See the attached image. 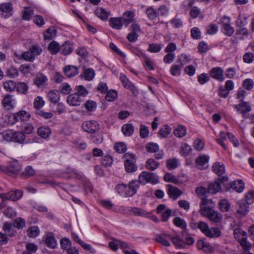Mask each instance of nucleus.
I'll list each match as a JSON object with an SVG mask.
<instances>
[{
	"mask_svg": "<svg viewBox=\"0 0 254 254\" xmlns=\"http://www.w3.org/2000/svg\"><path fill=\"white\" fill-rule=\"evenodd\" d=\"M62 53L64 55H67L71 53L73 50L72 45L69 42H65L62 46Z\"/></svg>",
	"mask_w": 254,
	"mask_h": 254,
	"instance_id": "36",
	"label": "nucleus"
},
{
	"mask_svg": "<svg viewBox=\"0 0 254 254\" xmlns=\"http://www.w3.org/2000/svg\"><path fill=\"white\" fill-rule=\"evenodd\" d=\"M235 108L242 114L247 113L251 110V106L246 102H242V103L236 105Z\"/></svg>",
	"mask_w": 254,
	"mask_h": 254,
	"instance_id": "26",
	"label": "nucleus"
},
{
	"mask_svg": "<svg viewBox=\"0 0 254 254\" xmlns=\"http://www.w3.org/2000/svg\"><path fill=\"white\" fill-rule=\"evenodd\" d=\"M19 70L23 74L27 75L33 70V68L31 65L24 64L20 66Z\"/></svg>",
	"mask_w": 254,
	"mask_h": 254,
	"instance_id": "53",
	"label": "nucleus"
},
{
	"mask_svg": "<svg viewBox=\"0 0 254 254\" xmlns=\"http://www.w3.org/2000/svg\"><path fill=\"white\" fill-rule=\"evenodd\" d=\"M14 100L12 95L6 94L3 98L1 104L3 108L7 110L12 109L14 107Z\"/></svg>",
	"mask_w": 254,
	"mask_h": 254,
	"instance_id": "14",
	"label": "nucleus"
},
{
	"mask_svg": "<svg viewBox=\"0 0 254 254\" xmlns=\"http://www.w3.org/2000/svg\"><path fill=\"white\" fill-rule=\"evenodd\" d=\"M134 16V13L132 11H126L123 15V16L120 17L122 18V21L126 26H127L129 24L133 22V18Z\"/></svg>",
	"mask_w": 254,
	"mask_h": 254,
	"instance_id": "16",
	"label": "nucleus"
},
{
	"mask_svg": "<svg viewBox=\"0 0 254 254\" xmlns=\"http://www.w3.org/2000/svg\"><path fill=\"white\" fill-rule=\"evenodd\" d=\"M220 136L221 138H217L216 139V140L217 142V143H218L220 145H221L223 147V148L226 150V146L224 143V141L226 140L227 138L228 137L227 132L226 133L223 131H221L220 132Z\"/></svg>",
	"mask_w": 254,
	"mask_h": 254,
	"instance_id": "51",
	"label": "nucleus"
},
{
	"mask_svg": "<svg viewBox=\"0 0 254 254\" xmlns=\"http://www.w3.org/2000/svg\"><path fill=\"white\" fill-rule=\"evenodd\" d=\"M124 164L127 173H133L137 168L136 165V158L133 154L126 153L124 156Z\"/></svg>",
	"mask_w": 254,
	"mask_h": 254,
	"instance_id": "3",
	"label": "nucleus"
},
{
	"mask_svg": "<svg viewBox=\"0 0 254 254\" xmlns=\"http://www.w3.org/2000/svg\"><path fill=\"white\" fill-rule=\"evenodd\" d=\"M122 131L125 136H129L133 132L134 127L130 124H125L122 127Z\"/></svg>",
	"mask_w": 254,
	"mask_h": 254,
	"instance_id": "30",
	"label": "nucleus"
},
{
	"mask_svg": "<svg viewBox=\"0 0 254 254\" xmlns=\"http://www.w3.org/2000/svg\"><path fill=\"white\" fill-rule=\"evenodd\" d=\"M75 90L76 91L75 93L78 94L81 98L86 96L88 93L87 89L83 85L76 86Z\"/></svg>",
	"mask_w": 254,
	"mask_h": 254,
	"instance_id": "47",
	"label": "nucleus"
},
{
	"mask_svg": "<svg viewBox=\"0 0 254 254\" xmlns=\"http://www.w3.org/2000/svg\"><path fill=\"white\" fill-rule=\"evenodd\" d=\"M171 240L173 244L177 247L179 248H185V244L182 239L180 238L179 235H176L175 237L171 238Z\"/></svg>",
	"mask_w": 254,
	"mask_h": 254,
	"instance_id": "44",
	"label": "nucleus"
},
{
	"mask_svg": "<svg viewBox=\"0 0 254 254\" xmlns=\"http://www.w3.org/2000/svg\"><path fill=\"white\" fill-rule=\"evenodd\" d=\"M186 128L185 127L178 126L174 131V135L179 138H182L186 134Z\"/></svg>",
	"mask_w": 254,
	"mask_h": 254,
	"instance_id": "34",
	"label": "nucleus"
},
{
	"mask_svg": "<svg viewBox=\"0 0 254 254\" xmlns=\"http://www.w3.org/2000/svg\"><path fill=\"white\" fill-rule=\"evenodd\" d=\"M162 45L152 43L149 45L148 51L151 53H158L162 49Z\"/></svg>",
	"mask_w": 254,
	"mask_h": 254,
	"instance_id": "50",
	"label": "nucleus"
},
{
	"mask_svg": "<svg viewBox=\"0 0 254 254\" xmlns=\"http://www.w3.org/2000/svg\"><path fill=\"white\" fill-rule=\"evenodd\" d=\"M12 10V4L10 2H4L0 4V10L2 12L9 13Z\"/></svg>",
	"mask_w": 254,
	"mask_h": 254,
	"instance_id": "42",
	"label": "nucleus"
},
{
	"mask_svg": "<svg viewBox=\"0 0 254 254\" xmlns=\"http://www.w3.org/2000/svg\"><path fill=\"white\" fill-rule=\"evenodd\" d=\"M4 169L5 173L11 176L18 173L21 169V167L17 160H13L11 161L8 166H5Z\"/></svg>",
	"mask_w": 254,
	"mask_h": 254,
	"instance_id": "7",
	"label": "nucleus"
},
{
	"mask_svg": "<svg viewBox=\"0 0 254 254\" xmlns=\"http://www.w3.org/2000/svg\"><path fill=\"white\" fill-rule=\"evenodd\" d=\"M22 58L27 61L32 62L35 60L34 56L30 51L25 52L21 55Z\"/></svg>",
	"mask_w": 254,
	"mask_h": 254,
	"instance_id": "60",
	"label": "nucleus"
},
{
	"mask_svg": "<svg viewBox=\"0 0 254 254\" xmlns=\"http://www.w3.org/2000/svg\"><path fill=\"white\" fill-rule=\"evenodd\" d=\"M56 34V30L55 27H50L44 33V38L46 40H51L54 38Z\"/></svg>",
	"mask_w": 254,
	"mask_h": 254,
	"instance_id": "38",
	"label": "nucleus"
},
{
	"mask_svg": "<svg viewBox=\"0 0 254 254\" xmlns=\"http://www.w3.org/2000/svg\"><path fill=\"white\" fill-rule=\"evenodd\" d=\"M249 205L244 201L241 200L238 202L237 210L236 215L238 217H242L246 215L248 212Z\"/></svg>",
	"mask_w": 254,
	"mask_h": 254,
	"instance_id": "12",
	"label": "nucleus"
},
{
	"mask_svg": "<svg viewBox=\"0 0 254 254\" xmlns=\"http://www.w3.org/2000/svg\"><path fill=\"white\" fill-rule=\"evenodd\" d=\"M59 90L62 94L64 95H67L71 92L72 88L70 85L68 83H64L60 86Z\"/></svg>",
	"mask_w": 254,
	"mask_h": 254,
	"instance_id": "46",
	"label": "nucleus"
},
{
	"mask_svg": "<svg viewBox=\"0 0 254 254\" xmlns=\"http://www.w3.org/2000/svg\"><path fill=\"white\" fill-rule=\"evenodd\" d=\"M209 157L206 155H200L195 160V165L197 168L200 170L206 169L208 167Z\"/></svg>",
	"mask_w": 254,
	"mask_h": 254,
	"instance_id": "11",
	"label": "nucleus"
},
{
	"mask_svg": "<svg viewBox=\"0 0 254 254\" xmlns=\"http://www.w3.org/2000/svg\"><path fill=\"white\" fill-rule=\"evenodd\" d=\"M35 113L40 116L46 119H50L53 117V114L51 112H45L41 109L36 110Z\"/></svg>",
	"mask_w": 254,
	"mask_h": 254,
	"instance_id": "59",
	"label": "nucleus"
},
{
	"mask_svg": "<svg viewBox=\"0 0 254 254\" xmlns=\"http://www.w3.org/2000/svg\"><path fill=\"white\" fill-rule=\"evenodd\" d=\"M3 87L6 91L11 92L16 89V84L12 80H8L3 82Z\"/></svg>",
	"mask_w": 254,
	"mask_h": 254,
	"instance_id": "37",
	"label": "nucleus"
},
{
	"mask_svg": "<svg viewBox=\"0 0 254 254\" xmlns=\"http://www.w3.org/2000/svg\"><path fill=\"white\" fill-rule=\"evenodd\" d=\"M13 142L18 143H23L26 138L24 133L22 131L13 132Z\"/></svg>",
	"mask_w": 254,
	"mask_h": 254,
	"instance_id": "28",
	"label": "nucleus"
},
{
	"mask_svg": "<svg viewBox=\"0 0 254 254\" xmlns=\"http://www.w3.org/2000/svg\"><path fill=\"white\" fill-rule=\"evenodd\" d=\"M139 181L137 182V181H132L129 183L128 186H127V193H126L127 196H132L136 192V190L139 187Z\"/></svg>",
	"mask_w": 254,
	"mask_h": 254,
	"instance_id": "19",
	"label": "nucleus"
},
{
	"mask_svg": "<svg viewBox=\"0 0 254 254\" xmlns=\"http://www.w3.org/2000/svg\"><path fill=\"white\" fill-rule=\"evenodd\" d=\"M60 45L56 42H51L48 46V50L52 54H56L60 50Z\"/></svg>",
	"mask_w": 254,
	"mask_h": 254,
	"instance_id": "39",
	"label": "nucleus"
},
{
	"mask_svg": "<svg viewBox=\"0 0 254 254\" xmlns=\"http://www.w3.org/2000/svg\"><path fill=\"white\" fill-rule=\"evenodd\" d=\"M120 79L124 87L130 90L134 95L136 96L138 94V90L128 80L124 74H121Z\"/></svg>",
	"mask_w": 254,
	"mask_h": 254,
	"instance_id": "10",
	"label": "nucleus"
},
{
	"mask_svg": "<svg viewBox=\"0 0 254 254\" xmlns=\"http://www.w3.org/2000/svg\"><path fill=\"white\" fill-rule=\"evenodd\" d=\"M37 133L39 136L44 138H48L51 134V129L47 127H42L38 129Z\"/></svg>",
	"mask_w": 254,
	"mask_h": 254,
	"instance_id": "31",
	"label": "nucleus"
},
{
	"mask_svg": "<svg viewBox=\"0 0 254 254\" xmlns=\"http://www.w3.org/2000/svg\"><path fill=\"white\" fill-rule=\"evenodd\" d=\"M140 184L145 185L147 183L156 184L159 182L158 178L153 173L143 171L138 176Z\"/></svg>",
	"mask_w": 254,
	"mask_h": 254,
	"instance_id": "5",
	"label": "nucleus"
},
{
	"mask_svg": "<svg viewBox=\"0 0 254 254\" xmlns=\"http://www.w3.org/2000/svg\"><path fill=\"white\" fill-rule=\"evenodd\" d=\"M82 128L85 131L89 133H93L99 130V126L98 123L95 121H90L83 123Z\"/></svg>",
	"mask_w": 254,
	"mask_h": 254,
	"instance_id": "8",
	"label": "nucleus"
},
{
	"mask_svg": "<svg viewBox=\"0 0 254 254\" xmlns=\"http://www.w3.org/2000/svg\"><path fill=\"white\" fill-rule=\"evenodd\" d=\"M94 76L95 72L93 69L90 68L85 69L83 73L80 75V77L88 81L92 80Z\"/></svg>",
	"mask_w": 254,
	"mask_h": 254,
	"instance_id": "24",
	"label": "nucleus"
},
{
	"mask_svg": "<svg viewBox=\"0 0 254 254\" xmlns=\"http://www.w3.org/2000/svg\"><path fill=\"white\" fill-rule=\"evenodd\" d=\"M147 151L156 153L159 150L158 145L154 143H148L146 145Z\"/></svg>",
	"mask_w": 254,
	"mask_h": 254,
	"instance_id": "64",
	"label": "nucleus"
},
{
	"mask_svg": "<svg viewBox=\"0 0 254 254\" xmlns=\"http://www.w3.org/2000/svg\"><path fill=\"white\" fill-rule=\"evenodd\" d=\"M39 233V230L37 226L31 227L27 230L28 235L31 238L37 236Z\"/></svg>",
	"mask_w": 254,
	"mask_h": 254,
	"instance_id": "57",
	"label": "nucleus"
},
{
	"mask_svg": "<svg viewBox=\"0 0 254 254\" xmlns=\"http://www.w3.org/2000/svg\"><path fill=\"white\" fill-rule=\"evenodd\" d=\"M180 153L184 156H188L191 151V147L187 143L183 144L180 148Z\"/></svg>",
	"mask_w": 254,
	"mask_h": 254,
	"instance_id": "48",
	"label": "nucleus"
},
{
	"mask_svg": "<svg viewBox=\"0 0 254 254\" xmlns=\"http://www.w3.org/2000/svg\"><path fill=\"white\" fill-rule=\"evenodd\" d=\"M173 222L176 226L180 227L182 229H185L187 227V224L186 222L180 217H175L173 220Z\"/></svg>",
	"mask_w": 254,
	"mask_h": 254,
	"instance_id": "55",
	"label": "nucleus"
},
{
	"mask_svg": "<svg viewBox=\"0 0 254 254\" xmlns=\"http://www.w3.org/2000/svg\"><path fill=\"white\" fill-rule=\"evenodd\" d=\"M201 214L203 216L207 217L213 223H217L221 222L222 216L217 211L211 208H201Z\"/></svg>",
	"mask_w": 254,
	"mask_h": 254,
	"instance_id": "4",
	"label": "nucleus"
},
{
	"mask_svg": "<svg viewBox=\"0 0 254 254\" xmlns=\"http://www.w3.org/2000/svg\"><path fill=\"white\" fill-rule=\"evenodd\" d=\"M95 14L102 20H106L110 12L102 7H98L95 11Z\"/></svg>",
	"mask_w": 254,
	"mask_h": 254,
	"instance_id": "20",
	"label": "nucleus"
},
{
	"mask_svg": "<svg viewBox=\"0 0 254 254\" xmlns=\"http://www.w3.org/2000/svg\"><path fill=\"white\" fill-rule=\"evenodd\" d=\"M110 25L114 29H121L123 26L122 18L120 17L111 18L109 19Z\"/></svg>",
	"mask_w": 254,
	"mask_h": 254,
	"instance_id": "21",
	"label": "nucleus"
},
{
	"mask_svg": "<svg viewBox=\"0 0 254 254\" xmlns=\"http://www.w3.org/2000/svg\"><path fill=\"white\" fill-rule=\"evenodd\" d=\"M30 114L25 111H21L14 115V119L16 121H26L30 118Z\"/></svg>",
	"mask_w": 254,
	"mask_h": 254,
	"instance_id": "22",
	"label": "nucleus"
},
{
	"mask_svg": "<svg viewBox=\"0 0 254 254\" xmlns=\"http://www.w3.org/2000/svg\"><path fill=\"white\" fill-rule=\"evenodd\" d=\"M114 149L117 152L120 153H123L127 150V147L124 143L118 142L115 143L114 145Z\"/></svg>",
	"mask_w": 254,
	"mask_h": 254,
	"instance_id": "54",
	"label": "nucleus"
},
{
	"mask_svg": "<svg viewBox=\"0 0 254 254\" xmlns=\"http://www.w3.org/2000/svg\"><path fill=\"white\" fill-rule=\"evenodd\" d=\"M167 193L170 198L175 200L183 194V192L177 187L168 185L167 186Z\"/></svg>",
	"mask_w": 254,
	"mask_h": 254,
	"instance_id": "9",
	"label": "nucleus"
},
{
	"mask_svg": "<svg viewBox=\"0 0 254 254\" xmlns=\"http://www.w3.org/2000/svg\"><path fill=\"white\" fill-rule=\"evenodd\" d=\"M127 186L124 184H119L116 186V190L118 193L126 196H127L126 194V193H127Z\"/></svg>",
	"mask_w": 254,
	"mask_h": 254,
	"instance_id": "49",
	"label": "nucleus"
},
{
	"mask_svg": "<svg viewBox=\"0 0 254 254\" xmlns=\"http://www.w3.org/2000/svg\"><path fill=\"white\" fill-rule=\"evenodd\" d=\"M34 14L33 10L30 7H25L22 12V18L25 20H29Z\"/></svg>",
	"mask_w": 254,
	"mask_h": 254,
	"instance_id": "43",
	"label": "nucleus"
},
{
	"mask_svg": "<svg viewBox=\"0 0 254 254\" xmlns=\"http://www.w3.org/2000/svg\"><path fill=\"white\" fill-rule=\"evenodd\" d=\"M64 74L68 77H72L76 75L78 73L77 67L73 65H66L64 68Z\"/></svg>",
	"mask_w": 254,
	"mask_h": 254,
	"instance_id": "17",
	"label": "nucleus"
},
{
	"mask_svg": "<svg viewBox=\"0 0 254 254\" xmlns=\"http://www.w3.org/2000/svg\"><path fill=\"white\" fill-rule=\"evenodd\" d=\"M213 171L218 176L224 174L225 172L224 165L218 162H215L212 166Z\"/></svg>",
	"mask_w": 254,
	"mask_h": 254,
	"instance_id": "25",
	"label": "nucleus"
},
{
	"mask_svg": "<svg viewBox=\"0 0 254 254\" xmlns=\"http://www.w3.org/2000/svg\"><path fill=\"white\" fill-rule=\"evenodd\" d=\"M246 203L248 204H252L254 202V192L250 191L245 195V200H243Z\"/></svg>",
	"mask_w": 254,
	"mask_h": 254,
	"instance_id": "61",
	"label": "nucleus"
},
{
	"mask_svg": "<svg viewBox=\"0 0 254 254\" xmlns=\"http://www.w3.org/2000/svg\"><path fill=\"white\" fill-rule=\"evenodd\" d=\"M16 88L18 92L24 95H26L28 93L29 86L27 83L23 82H20L16 84Z\"/></svg>",
	"mask_w": 254,
	"mask_h": 254,
	"instance_id": "33",
	"label": "nucleus"
},
{
	"mask_svg": "<svg viewBox=\"0 0 254 254\" xmlns=\"http://www.w3.org/2000/svg\"><path fill=\"white\" fill-rule=\"evenodd\" d=\"M221 184L220 181L212 183L209 184L207 188V191L211 193H216L221 189Z\"/></svg>",
	"mask_w": 254,
	"mask_h": 254,
	"instance_id": "27",
	"label": "nucleus"
},
{
	"mask_svg": "<svg viewBox=\"0 0 254 254\" xmlns=\"http://www.w3.org/2000/svg\"><path fill=\"white\" fill-rule=\"evenodd\" d=\"M219 206L220 210L223 212L228 211L230 208V204L226 199H222L220 201Z\"/></svg>",
	"mask_w": 254,
	"mask_h": 254,
	"instance_id": "52",
	"label": "nucleus"
},
{
	"mask_svg": "<svg viewBox=\"0 0 254 254\" xmlns=\"http://www.w3.org/2000/svg\"><path fill=\"white\" fill-rule=\"evenodd\" d=\"M197 228L205 236L209 238H216L220 237L221 234L219 228H209L208 224L203 221H200L198 223Z\"/></svg>",
	"mask_w": 254,
	"mask_h": 254,
	"instance_id": "1",
	"label": "nucleus"
},
{
	"mask_svg": "<svg viewBox=\"0 0 254 254\" xmlns=\"http://www.w3.org/2000/svg\"><path fill=\"white\" fill-rule=\"evenodd\" d=\"M235 238L237 239L244 250V252L250 250L252 245L247 241V233L241 229H236L234 232Z\"/></svg>",
	"mask_w": 254,
	"mask_h": 254,
	"instance_id": "2",
	"label": "nucleus"
},
{
	"mask_svg": "<svg viewBox=\"0 0 254 254\" xmlns=\"http://www.w3.org/2000/svg\"><path fill=\"white\" fill-rule=\"evenodd\" d=\"M47 97L50 102L56 104L60 99V93L58 90H51L48 93Z\"/></svg>",
	"mask_w": 254,
	"mask_h": 254,
	"instance_id": "18",
	"label": "nucleus"
},
{
	"mask_svg": "<svg viewBox=\"0 0 254 254\" xmlns=\"http://www.w3.org/2000/svg\"><path fill=\"white\" fill-rule=\"evenodd\" d=\"M35 174V171L31 166H27L24 171L22 173L21 176L25 178L33 176Z\"/></svg>",
	"mask_w": 254,
	"mask_h": 254,
	"instance_id": "41",
	"label": "nucleus"
},
{
	"mask_svg": "<svg viewBox=\"0 0 254 254\" xmlns=\"http://www.w3.org/2000/svg\"><path fill=\"white\" fill-rule=\"evenodd\" d=\"M211 77L220 81H223L224 79L223 77V71L221 67H217L212 68L210 71Z\"/></svg>",
	"mask_w": 254,
	"mask_h": 254,
	"instance_id": "15",
	"label": "nucleus"
},
{
	"mask_svg": "<svg viewBox=\"0 0 254 254\" xmlns=\"http://www.w3.org/2000/svg\"><path fill=\"white\" fill-rule=\"evenodd\" d=\"M117 92L115 90H109L106 95V100L108 101H113L117 97Z\"/></svg>",
	"mask_w": 254,
	"mask_h": 254,
	"instance_id": "63",
	"label": "nucleus"
},
{
	"mask_svg": "<svg viewBox=\"0 0 254 254\" xmlns=\"http://www.w3.org/2000/svg\"><path fill=\"white\" fill-rule=\"evenodd\" d=\"M66 101L67 103L70 106H78L80 105L82 99L79 96L78 94L75 93L69 94L67 96Z\"/></svg>",
	"mask_w": 254,
	"mask_h": 254,
	"instance_id": "13",
	"label": "nucleus"
},
{
	"mask_svg": "<svg viewBox=\"0 0 254 254\" xmlns=\"http://www.w3.org/2000/svg\"><path fill=\"white\" fill-rule=\"evenodd\" d=\"M44 101L40 97H37L35 98L34 102V106L36 110L40 109L44 105Z\"/></svg>",
	"mask_w": 254,
	"mask_h": 254,
	"instance_id": "62",
	"label": "nucleus"
},
{
	"mask_svg": "<svg viewBox=\"0 0 254 254\" xmlns=\"http://www.w3.org/2000/svg\"><path fill=\"white\" fill-rule=\"evenodd\" d=\"M231 186L233 190L238 192H241L244 189L245 184L242 180H236L232 183Z\"/></svg>",
	"mask_w": 254,
	"mask_h": 254,
	"instance_id": "23",
	"label": "nucleus"
},
{
	"mask_svg": "<svg viewBox=\"0 0 254 254\" xmlns=\"http://www.w3.org/2000/svg\"><path fill=\"white\" fill-rule=\"evenodd\" d=\"M190 59L186 54H182L178 60V63L180 64L181 67H183L185 64L189 63Z\"/></svg>",
	"mask_w": 254,
	"mask_h": 254,
	"instance_id": "58",
	"label": "nucleus"
},
{
	"mask_svg": "<svg viewBox=\"0 0 254 254\" xmlns=\"http://www.w3.org/2000/svg\"><path fill=\"white\" fill-rule=\"evenodd\" d=\"M159 166V163L153 159H148L146 162V167L150 170L153 171Z\"/></svg>",
	"mask_w": 254,
	"mask_h": 254,
	"instance_id": "45",
	"label": "nucleus"
},
{
	"mask_svg": "<svg viewBox=\"0 0 254 254\" xmlns=\"http://www.w3.org/2000/svg\"><path fill=\"white\" fill-rule=\"evenodd\" d=\"M2 138L7 141L13 142V132L11 131H4L1 133Z\"/></svg>",
	"mask_w": 254,
	"mask_h": 254,
	"instance_id": "56",
	"label": "nucleus"
},
{
	"mask_svg": "<svg viewBox=\"0 0 254 254\" xmlns=\"http://www.w3.org/2000/svg\"><path fill=\"white\" fill-rule=\"evenodd\" d=\"M171 131V128L168 125H165L159 129L158 135L161 137L165 138L170 133Z\"/></svg>",
	"mask_w": 254,
	"mask_h": 254,
	"instance_id": "40",
	"label": "nucleus"
},
{
	"mask_svg": "<svg viewBox=\"0 0 254 254\" xmlns=\"http://www.w3.org/2000/svg\"><path fill=\"white\" fill-rule=\"evenodd\" d=\"M221 23L223 32L228 36H232L235 32V29L231 26L230 18L228 16H224L221 19Z\"/></svg>",
	"mask_w": 254,
	"mask_h": 254,
	"instance_id": "6",
	"label": "nucleus"
},
{
	"mask_svg": "<svg viewBox=\"0 0 254 254\" xmlns=\"http://www.w3.org/2000/svg\"><path fill=\"white\" fill-rule=\"evenodd\" d=\"M47 80V77L43 74H38L34 79V83L38 87L44 85Z\"/></svg>",
	"mask_w": 254,
	"mask_h": 254,
	"instance_id": "32",
	"label": "nucleus"
},
{
	"mask_svg": "<svg viewBox=\"0 0 254 254\" xmlns=\"http://www.w3.org/2000/svg\"><path fill=\"white\" fill-rule=\"evenodd\" d=\"M146 14L148 18L150 20H154L157 18L159 15L158 12L153 7L150 6L146 9Z\"/></svg>",
	"mask_w": 254,
	"mask_h": 254,
	"instance_id": "29",
	"label": "nucleus"
},
{
	"mask_svg": "<svg viewBox=\"0 0 254 254\" xmlns=\"http://www.w3.org/2000/svg\"><path fill=\"white\" fill-rule=\"evenodd\" d=\"M45 243L48 247L53 249L56 248L57 245L55 238L51 234H49L46 236Z\"/></svg>",
	"mask_w": 254,
	"mask_h": 254,
	"instance_id": "35",
	"label": "nucleus"
}]
</instances>
